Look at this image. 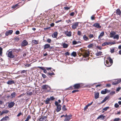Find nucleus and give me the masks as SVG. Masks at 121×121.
<instances>
[{"mask_svg": "<svg viewBox=\"0 0 121 121\" xmlns=\"http://www.w3.org/2000/svg\"><path fill=\"white\" fill-rule=\"evenodd\" d=\"M116 34V32L114 31H112L110 33V38H113V39H119V35H115Z\"/></svg>", "mask_w": 121, "mask_h": 121, "instance_id": "1", "label": "nucleus"}, {"mask_svg": "<svg viewBox=\"0 0 121 121\" xmlns=\"http://www.w3.org/2000/svg\"><path fill=\"white\" fill-rule=\"evenodd\" d=\"M82 54L84 57H88L89 55V51L83 49L81 50Z\"/></svg>", "mask_w": 121, "mask_h": 121, "instance_id": "2", "label": "nucleus"}, {"mask_svg": "<svg viewBox=\"0 0 121 121\" xmlns=\"http://www.w3.org/2000/svg\"><path fill=\"white\" fill-rule=\"evenodd\" d=\"M107 59L109 60L110 64H109V61L108 60H106L105 62L106 64L105 63V64L106 66L108 67L112 65V64L113 63V60L110 57H108Z\"/></svg>", "mask_w": 121, "mask_h": 121, "instance_id": "3", "label": "nucleus"}, {"mask_svg": "<svg viewBox=\"0 0 121 121\" xmlns=\"http://www.w3.org/2000/svg\"><path fill=\"white\" fill-rule=\"evenodd\" d=\"M6 55L8 57L11 58H13L14 57V56L13 54L12 51H10V50L7 51Z\"/></svg>", "mask_w": 121, "mask_h": 121, "instance_id": "4", "label": "nucleus"}, {"mask_svg": "<svg viewBox=\"0 0 121 121\" xmlns=\"http://www.w3.org/2000/svg\"><path fill=\"white\" fill-rule=\"evenodd\" d=\"M55 104L57 106L56 111L58 112H59L61 109V105L60 104H59L58 102L56 101L55 102Z\"/></svg>", "mask_w": 121, "mask_h": 121, "instance_id": "5", "label": "nucleus"}, {"mask_svg": "<svg viewBox=\"0 0 121 121\" xmlns=\"http://www.w3.org/2000/svg\"><path fill=\"white\" fill-rule=\"evenodd\" d=\"M64 34L68 37H70L71 36V32L70 31L68 32L67 31H65Z\"/></svg>", "mask_w": 121, "mask_h": 121, "instance_id": "6", "label": "nucleus"}, {"mask_svg": "<svg viewBox=\"0 0 121 121\" xmlns=\"http://www.w3.org/2000/svg\"><path fill=\"white\" fill-rule=\"evenodd\" d=\"M79 22H76L73 24L72 26V28L73 29H75L78 26Z\"/></svg>", "mask_w": 121, "mask_h": 121, "instance_id": "7", "label": "nucleus"}, {"mask_svg": "<svg viewBox=\"0 0 121 121\" xmlns=\"http://www.w3.org/2000/svg\"><path fill=\"white\" fill-rule=\"evenodd\" d=\"M121 81V79H119L117 81L112 82V83L113 85H116L119 83Z\"/></svg>", "mask_w": 121, "mask_h": 121, "instance_id": "8", "label": "nucleus"}, {"mask_svg": "<svg viewBox=\"0 0 121 121\" xmlns=\"http://www.w3.org/2000/svg\"><path fill=\"white\" fill-rule=\"evenodd\" d=\"M13 32V31L12 30H9L7 31L5 33V35L8 36L11 34Z\"/></svg>", "mask_w": 121, "mask_h": 121, "instance_id": "9", "label": "nucleus"}, {"mask_svg": "<svg viewBox=\"0 0 121 121\" xmlns=\"http://www.w3.org/2000/svg\"><path fill=\"white\" fill-rule=\"evenodd\" d=\"M15 103L13 102H12L9 103L8 106L9 108H12L14 105Z\"/></svg>", "mask_w": 121, "mask_h": 121, "instance_id": "10", "label": "nucleus"}, {"mask_svg": "<svg viewBox=\"0 0 121 121\" xmlns=\"http://www.w3.org/2000/svg\"><path fill=\"white\" fill-rule=\"evenodd\" d=\"M93 26H94L96 28L98 29L100 28L101 27V26L98 23H95L93 25Z\"/></svg>", "mask_w": 121, "mask_h": 121, "instance_id": "11", "label": "nucleus"}, {"mask_svg": "<svg viewBox=\"0 0 121 121\" xmlns=\"http://www.w3.org/2000/svg\"><path fill=\"white\" fill-rule=\"evenodd\" d=\"M28 44L26 40H24L22 43L21 45L22 46L24 47L26 45Z\"/></svg>", "mask_w": 121, "mask_h": 121, "instance_id": "12", "label": "nucleus"}, {"mask_svg": "<svg viewBox=\"0 0 121 121\" xmlns=\"http://www.w3.org/2000/svg\"><path fill=\"white\" fill-rule=\"evenodd\" d=\"M71 115H70L67 116L65 118L64 121H69L70 119L71 118Z\"/></svg>", "mask_w": 121, "mask_h": 121, "instance_id": "13", "label": "nucleus"}, {"mask_svg": "<svg viewBox=\"0 0 121 121\" xmlns=\"http://www.w3.org/2000/svg\"><path fill=\"white\" fill-rule=\"evenodd\" d=\"M47 119V117L46 116L42 117L40 118L39 120V121H46Z\"/></svg>", "mask_w": 121, "mask_h": 121, "instance_id": "14", "label": "nucleus"}, {"mask_svg": "<svg viewBox=\"0 0 121 121\" xmlns=\"http://www.w3.org/2000/svg\"><path fill=\"white\" fill-rule=\"evenodd\" d=\"M110 92V91H108L107 89H105L104 91H102L101 92V93L102 94H105L106 93H108Z\"/></svg>", "mask_w": 121, "mask_h": 121, "instance_id": "15", "label": "nucleus"}, {"mask_svg": "<svg viewBox=\"0 0 121 121\" xmlns=\"http://www.w3.org/2000/svg\"><path fill=\"white\" fill-rule=\"evenodd\" d=\"M42 88L43 89H47L49 88V90H50L51 89L50 87L47 85H45L42 86Z\"/></svg>", "mask_w": 121, "mask_h": 121, "instance_id": "16", "label": "nucleus"}, {"mask_svg": "<svg viewBox=\"0 0 121 121\" xmlns=\"http://www.w3.org/2000/svg\"><path fill=\"white\" fill-rule=\"evenodd\" d=\"M105 116H104L103 115H101L99 116L97 118V119H101L102 120H104L105 118Z\"/></svg>", "mask_w": 121, "mask_h": 121, "instance_id": "17", "label": "nucleus"}, {"mask_svg": "<svg viewBox=\"0 0 121 121\" xmlns=\"http://www.w3.org/2000/svg\"><path fill=\"white\" fill-rule=\"evenodd\" d=\"M73 87L75 89H78L80 87V85L79 84H74Z\"/></svg>", "mask_w": 121, "mask_h": 121, "instance_id": "18", "label": "nucleus"}, {"mask_svg": "<svg viewBox=\"0 0 121 121\" xmlns=\"http://www.w3.org/2000/svg\"><path fill=\"white\" fill-rule=\"evenodd\" d=\"M8 119L9 120V118L8 116H6L3 117L1 119V121H4Z\"/></svg>", "mask_w": 121, "mask_h": 121, "instance_id": "19", "label": "nucleus"}, {"mask_svg": "<svg viewBox=\"0 0 121 121\" xmlns=\"http://www.w3.org/2000/svg\"><path fill=\"white\" fill-rule=\"evenodd\" d=\"M93 103V102H92L91 103L89 104H88L87 105H86V106L84 107V110H86V109L88 108V106L92 104Z\"/></svg>", "mask_w": 121, "mask_h": 121, "instance_id": "20", "label": "nucleus"}, {"mask_svg": "<svg viewBox=\"0 0 121 121\" xmlns=\"http://www.w3.org/2000/svg\"><path fill=\"white\" fill-rule=\"evenodd\" d=\"M7 83L9 85H11L14 83V82L13 80L9 81L7 82Z\"/></svg>", "mask_w": 121, "mask_h": 121, "instance_id": "21", "label": "nucleus"}, {"mask_svg": "<svg viewBox=\"0 0 121 121\" xmlns=\"http://www.w3.org/2000/svg\"><path fill=\"white\" fill-rule=\"evenodd\" d=\"M9 111L7 110H3L2 111L1 113L0 114L1 115H2L3 114L7 113H8L9 112Z\"/></svg>", "mask_w": 121, "mask_h": 121, "instance_id": "22", "label": "nucleus"}, {"mask_svg": "<svg viewBox=\"0 0 121 121\" xmlns=\"http://www.w3.org/2000/svg\"><path fill=\"white\" fill-rule=\"evenodd\" d=\"M57 35V32H55L52 35V36L53 38H56Z\"/></svg>", "mask_w": 121, "mask_h": 121, "instance_id": "23", "label": "nucleus"}, {"mask_svg": "<svg viewBox=\"0 0 121 121\" xmlns=\"http://www.w3.org/2000/svg\"><path fill=\"white\" fill-rule=\"evenodd\" d=\"M50 47V45L49 44H46L44 46V49H45L49 48Z\"/></svg>", "mask_w": 121, "mask_h": 121, "instance_id": "24", "label": "nucleus"}, {"mask_svg": "<svg viewBox=\"0 0 121 121\" xmlns=\"http://www.w3.org/2000/svg\"><path fill=\"white\" fill-rule=\"evenodd\" d=\"M16 93L15 92L13 93L11 95L10 97L11 98H13L15 97Z\"/></svg>", "mask_w": 121, "mask_h": 121, "instance_id": "25", "label": "nucleus"}, {"mask_svg": "<svg viewBox=\"0 0 121 121\" xmlns=\"http://www.w3.org/2000/svg\"><path fill=\"white\" fill-rule=\"evenodd\" d=\"M111 44V43H110V42H105L103 43L102 44V46H104L106 45H109L110 44Z\"/></svg>", "mask_w": 121, "mask_h": 121, "instance_id": "26", "label": "nucleus"}, {"mask_svg": "<svg viewBox=\"0 0 121 121\" xmlns=\"http://www.w3.org/2000/svg\"><path fill=\"white\" fill-rule=\"evenodd\" d=\"M104 32H102L100 34V35L98 37V39H101V38L102 36H103L104 35Z\"/></svg>", "mask_w": 121, "mask_h": 121, "instance_id": "27", "label": "nucleus"}, {"mask_svg": "<svg viewBox=\"0 0 121 121\" xmlns=\"http://www.w3.org/2000/svg\"><path fill=\"white\" fill-rule=\"evenodd\" d=\"M50 99L49 98H47L45 101V102L46 104H49Z\"/></svg>", "mask_w": 121, "mask_h": 121, "instance_id": "28", "label": "nucleus"}, {"mask_svg": "<svg viewBox=\"0 0 121 121\" xmlns=\"http://www.w3.org/2000/svg\"><path fill=\"white\" fill-rule=\"evenodd\" d=\"M99 93L97 92L95 93V99H96L99 97Z\"/></svg>", "mask_w": 121, "mask_h": 121, "instance_id": "29", "label": "nucleus"}, {"mask_svg": "<svg viewBox=\"0 0 121 121\" xmlns=\"http://www.w3.org/2000/svg\"><path fill=\"white\" fill-rule=\"evenodd\" d=\"M116 13L117 14L120 15L121 12L119 9H118L116 10Z\"/></svg>", "mask_w": 121, "mask_h": 121, "instance_id": "30", "label": "nucleus"}, {"mask_svg": "<svg viewBox=\"0 0 121 121\" xmlns=\"http://www.w3.org/2000/svg\"><path fill=\"white\" fill-rule=\"evenodd\" d=\"M83 39L85 41H88L89 40L88 38L86 35H85L83 36Z\"/></svg>", "mask_w": 121, "mask_h": 121, "instance_id": "31", "label": "nucleus"}, {"mask_svg": "<svg viewBox=\"0 0 121 121\" xmlns=\"http://www.w3.org/2000/svg\"><path fill=\"white\" fill-rule=\"evenodd\" d=\"M62 45L64 48H67L68 46V45L67 44L65 43H63Z\"/></svg>", "mask_w": 121, "mask_h": 121, "instance_id": "32", "label": "nucleus"}, {"mask_svg": "<svg viewBox=\"0 0 121 121\" xmlns=\"http://www.w3.org/2000/svg\"><path fill=\"white\" fill-rule=\"evenodd\" d=\"M77 55L76 52H73L71 54V55L74 57H75Z\"/></svg>", "mask_w": 121, "mask_h": 121, "instance_id": "33", "label": "nucleus"}, {"mask_svg": "<svg viewBox=\"0 0 121 121\" xmlns=\"http://www.w3.org/2000/svg\"><path fill=\"white\" fill-rule=\"evenodd\" d=\"M32 42L33 43H34L35 44H37L38 43V41L35 40H33L32 41Z\"/></svg>", "mask_w": 121, "mask_h": 121, "instance_id": "34", "label": "nucleus"}, {"mask_svg": "<svg viewBox=\"0 0 121 121\" xmlns=\"http://www.w3.org/2000/svg\"><path fill=\"white\" fill-rule=\"evenodd\" d=\"M31 118V117L30 115H29L27 117L26 120L24 121H28Z\"/></svg>", "mask_w": 121, "mask_h": 121, "instance_id": "35", "label": "nucleus"}, {"mask_svg": "<svg viewBox=\"0 0 121 121\" xmlns=\"http://www.w3.org/2000/svg\"><path fill=\"white\" fill-rule=\"evenodd\" d=\"M48 74L51 76H52V75H55V73L52 72V73H48Z\"/></svg>", "mask_w": 121, "mask_h": 121, "instance_id": "36", "label": "nucleus"}, {"mask_svg": "<svg viewBox=\"0 0 121 121\" xmlns=\"http://www.w3.org/2000/svg\"><path fill=\"white\" fill-rule=\"evenodd\" d=\"M102 53V52H99L96 54V56H98L99 55H101Z\"/></svg>", "mask_w": 121, "mask_h": 121, "instance_id": "37", "label": "nucleus"}, {"mask_svg": "<svg viewBox=\"0 0 121 121\" xmlns=\"http://www.w3.org/2000/svg\"><path fill=\"white\" fill-rule=\"evenodd\" d=\"M62 109L64 111H65L67 110V109L65 108V106L64 105L62 107Z\"/></svg>", "mask_w": 121, "mask_h": 121, "instance_id": "38", "label": "nucleus"}, {"mask_svg": "<svg viewBox=\"0 0 121 121\" xmlns=\"http://www.w3.org/2000/svg\"><path fill=\"white\" fill-rule=\"evenodd\" d=\"M93 46V44H90L89 45H88L87 47L89 48H91Z\"/></svg>", "mask_w": 121, "mask_h": 121, "instance_id": "39", "label": "nucleus"}, {"mask_svg": "<svg viewBox=\"0 0 121 121\" xmlns=\"http://www.w3.org/2000/svg\"><path fill=\"white\" fill-rule=\"evenodd\" d=\"M114 106L116 108H118L119 107V105H118L117 103H116L114 105Z\"/></svg>", "mask_w": 121, "mask_h": 121, "instance_id": "40", "label": "nucleus"}, {"mask_svg": "<svg viewBox=\"0 0 121 121\" xmlns=\"http://www.w3.org/2000/svg\"><path fill=\"white\" fill-rule=\"evenodd\" d=\"M109 108V107H106L104 108L103 110H104L105 111H106L107 109H108Z\"/></svg>", "mask_w": 121, "mask_h": 121, "instance_id": "41", "label": "nucleus"}, {"mask_svg": "<svg viewBox=\"0 0 121 121\" xmlns=\"http://www.w3.org/2000/svg\"><path fill=\"white\" fill-rule=\"evenodd\" d=\"M72 43L73 45H75L77 44V42L75 41H73L72 42Z\"/></svg>", "mask_w": 121, "mask_h": 121, "instance_id": "42", "label": "nucleus"}, {"mask_svg": "<svg viewBox=\"0 0 121 121\" xmlns=\"http://www.w3.org/2000/svg\"><path fill=\"white\" fill-rule=\"evenodd\" d=\"M49 99H50V100H53L55 98L53 97H51L50 98H49Z\"/></svg>", "mask_w": 121, "mask_h": 121, "instance_id": "43", "label": "nucleus"}, {"mask_svg": "<svg viewBox=\"0 0 121 121\" xmlns=\"http://www.w3.org/2000/svg\"><path fill=\"white\" fill-rule=\"evenodd\" d=\"M46 41L47 42H48V43H50L51 42V39H48L46 40Z\"/></svg>", "mask_w": 121, "mask_h": 121, "instance_id": "44", "label": "nucleus"}, {"mask_svg": "<svg viewBox=\"0 0 121 121\" xmlns=\"http://www.w3.org/2000/svg\"><path fill=\"white\" fill-rule=\"evenodd\" d=\"M121 89V87H118V88H117V90H116V91L117 92H118Z\"/></svg>", "mask_w": 121, "mask_h": 121, "instance_id": "45", "label": "nucleus"}, {"mask_svg": "<svg viewBox=\"0 0 121 121\" xmlns=\"http://www.w3.org/2000/svg\"><path fill=\"white\" fill-rule=\"evenodd\" d=\"M120 120V118H117L115 119L114 120V121H119Z\"/></svg>", "mask_w": 121, "mask_h": 121, "instance_id": "46", "label": "nucleus"}, {"mask_svg": "<svg viewBox=\"0 0 121 121\" xmlns=\"http://www.w3.org/2000/svg\"><path fill=\"white\" fill-rule=\"evenodd\" d=\"M2 48L1 47H0V55H1L2 53Z\"/></svg>", "mask_w": 121, "mask_h": 121, "instance_id": "47", "label": "nucleus"}, {"mask_svg": "<svg viewBox=\"0 0 121 121\" xmlns=\"http://www.w3.org/2000/svg\"><path fill=\"white\" fill-rule=\"evenodd\" d=\"M38 67L43 70L45 69L43 67Z\"/></svg>", "mask_w": 121, "mask_h": 121, "instance_id": "48", "label": "nucleus"}, {"mask_svg": "<svg viewBox=\"0 0 121 121\" xmlns=\"http://www.w3.org/2000/svg\"><path fill=\"white\" fill-rule=\"evenodd\" d=\"M78 91H79V90H74L73 91H72V92L73 93H74L76 92H78Z\"/></svg>", "mask_w": 121, "mask_h": 121, "instance_id": "49", "label": "nucleus"}, {"mask_svg": "<svg viewBox=\"0 0 121 121\" xmlns=\"http://www.w3.org/2000/svg\"><path fill=\"white\" fill-rule=\"evenodd\" d=\"M42 76L43 78H45L46 77V76L44 74H42Z\"/></svg>", "mask_w": 121, "mask_h": 121, "instance_id": "50", "label": "nucleus"}, {"mask_svg": "<svg viewBox=\"0 0 121 121\" xmlns=\"http://www.w3.org/2000/svg\"><path fill=\"white\" fill-rule=\"evenodd\" d=\"M77 34L79 35H80L82 34V33L79 31H78Z\"/></svg>", "mask_w": 121, "mask_h": 121, "instance_id": "51", "label": "nucleus"}, {"mask_svg": "<svg viewBox=\"0 0 121 121\" xmlns=\"http://www.w3.org/2000/svg\"><path fill=\"white\" fill-rule=\"evenodd\" d=\"M18 5V4H16L15 5L13 6L12 7V8L14 9Z\"/></svg>", "mask_w": 121, "mask_h": 121, "instance_id": "52", "label": "nucleus"}, {"mask_svg": "<svg viewBox=\"0 0 121 121\" xmlns=\"http://www.w3.org/2000/svg\"><path fill=\"white\" fill-rule=\"evenodd\" d=\"M26 71L25 70H23L22 71H21V73H25L26 72Z\"/></svg>", "mask_w": 121, "mask_h": 121, "instance_id": "53", "label": "nucleus"}, {"mask_svg": "<svg viewBox=\"0 0 121 121\" xmlns=\"http://www.w3.org/2000/svg\"><path fill=\"white\" fill-rule=\"evenodd\" d=\"M65 54L66 55L69 56V53L68 52H67L65 53Z\"/></svg>", "mask_w": 121, "mask_h": 121, "instance_id": "54", "label": "nucleus"}, {"mask_svg": "<svg viewBox=\"0 0 121 121\" xmlns=\"http://www.w3.org/2000/svg\"><path fill=\"white\" fill-rule=\"evenodd\" d=\"M19 31L18 30H17L16 31L15 34L17 35H18L19 34Z\"/></svg>", "mask_w": 121, "mask_h": 121, "instance_id": "55", "label": "nucleus"}, {"mask_svg": "<svg viewBox=\"0 0 121 121\" xmlns=\"http://www.w3.org/2000/svg\"><path fill=\"white\" fill-rule=\"evenodd\" d=\"M114 49H111V50L110 52L112 53H113L114 52Z\"/></svg>", "mask_w": 121, "mask_h": 121, "instance_id": "56", "label": "nucleus"}, {"mask_svg": "<svg viewBox=\"0 0 121 121\" xmlns=\"http://www.w3.org/2000/svg\"><path fill=\"white\" fill-rule=\"evenodd\" d=\"M74 13L73 12H72L71 13L70 15L71 16H73L74 15Z\"/></svg>", "mask_w": 121, "mask_h": 121, "instance_id": "57", "label": "nucleus"}, {"mask_svg": "<svg viewBox=\"0 0 121 121\" xmlns=\"http://www.w3.org/2000/svg\"><path fill=\"white\" fill-rule=\"evenodd\" d=\"M115 93V91H112V92H111L110 93V94L111 95H113V94H114Z\"/></svg>", "mask_w": 121, "mask_h": 121, "instance_id": "58", "label": "nucleus"}, {"mask_svg": "<svg viewBox=\"0 0 121 121\" xmlns=\"http://www.w3.org/2000/svg\"><path fill=\"white\" fill-rule=\"evenodd\" d=\"M46 68L47 70H48L51 69L52 68L51 67H46Z\"/></svg>", "mask_w": 121, "mask_h": 121, "instance_id": "59", "label": "nucleus"}, {"mask_svg": "<svg viewBox=\"0 0 121 121\" xmlns=\"http://www.w3.org/2000/svg\"><path fill=\"white\" fill-rule=\"evenodd\" d=\"M89 37L90 38H92L93 37V35L91 34L89 35Z\"/></svg>", "mask_w": 121, "mask_h": 121, "instance_id": "60", "label": "nucleus"}, {"mask_svg": "<svg viewBox=\"0 0 121 121\" xmlns=\"http://www.w3.org/2000/svg\"><path fill=\"white\" fill-rule=\"evenodd\" d=\"M95 17L93 15L91 17V19L92 20H94V19Z\"/></svg>", "mask_w": 121, "mask_h": 121, "instance_id": "61", "label": "nucleus"}, {"mask_svg": "<svg viewBox=\"0 0 121 121\" xmlns=\"http://www.w3.org/2000/svg\"><path fill=\"white\" fill-rule=\"evenodd\" d=\"M66 22L68 23H69L71 22V21L70 20L66 21Z\"/></svg>", "mask_w": 121, "mask_h": 121, "instance_id": "62", "label": "nucleus"}, {"mask_svg": "<svg viewBox=\"0 0 121 121\" xmlns=\"http://www.w3.org/2000/svg\"><path fill=\"white\" fill-rule=\"evenodd\" d=\"M22 114V113L21 112H20L17 115V117H18L19 116H20L21 114Z\"/></svg>", "mask_w": 121, "mask_h": 121, "instance_id": "63", "label": "nucleus"}, {"mask_svg": "<svg viewBox=\"0 0 121 121\" xmlns=\"http://www.w3.org/2000/svg\"><path fill=\"white\" fill-rule=\"evenodd\" d=\"M43 72L45 73H47V71L46 69H45L43 70Z\"/></svg>", "mask_w": 121, "mask_h": 121, "instance_id": "64", "label": "nucleus"}]
</instances>
